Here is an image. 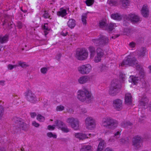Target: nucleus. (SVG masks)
Returning <instances> with one entry per match:
<instances>
[{"label":"nucleus","instance_id":"11","mask_svg":"<svg viewBox=\"0 0 151 151\" xmlns=\"http://www.w3.org/2000/svg\"><path fill=\"white\" fill-rule=\"evenodd\" d=\"M85 123L87 129L91 130L95 126L94 120L91 117L87 118L85 120Z\"/></svg>","mask_w":151,"mask_h":151},{"label":"nucleus","instance_id":"19","mask_svg":"<svg viewBox=\"0 0 151 151\" xmlns=\"http://www.w3.org/2000/svg\"><path fill=\"white\" fill-rule=\"evenodd\" d=\"M116 27V24L113 23H110L108 25H107L106 28L105 30H107L109 33H110L114 29V27Z\"/></svg>","mask_w":151,"mask_h":151},{"label":"nucleus","instance_id":"35","mask_svg":"<svg viewBox=\"0 0 151 151\" xmlns=\"http://www.w3.org/2000/svg\"><path fill=\"white\" fill-rule=\"evenodd\" d=\"M120 1L124 7H125L129 5V3L128 0H120Z\"/></svg>","mask_w":151,"mask_h":151},{"label":"nucleus","instance_id":"46","mask_svg":"<svg viewBox=\"0 0 151 151\" xmlns=\"http://www.w3.org/2000/svg\"><path fill=\"white\" fill-rule=\"evenodd\" d=\"M4 112V109L2 106L0 105V118L2 116Z\"/></svg>","mask_w":151,"mask_h":151},{"label":"nucleus","instance_id":"58","mask_svg":"<svg viewBox=\"0 0 151 151\" xmlns=\"http://www.w3.org/2000/svg\"><path fill=\"white\" fill-rule=\"evenodd\" d=\"M81 112L83 114L85 113L87 111L86 109L84 108H81Z\"/></svg>","mask_w":151,"mask_h":151},{"label":"nucleus","instance_id":"9","mask_svg":"<svg viewBox=\"0 0 151 151\" xmlns=\"http://www.w3.org/2000/svg\"><path fill=\"white\" fill-rule=\"evenodd\" d=\"M67 122L70 124L71 127L74 130H77L79 129V121L77 119L73 117L69 118Z\"/></svg>","mask_w":151,"mask_h":151},{"label":"nucleus","instance_id":"4","mask_svg":"<svg viewBox=\"0 0 151 151\" xmlns=\"http://www.w3.org/2000/svg\"><path fill=\"white\" fill-rule=\"evenodd\" d=\"M88 55V52L85 48L78 49L76 51V57L78 60H85L87 58Z\"/></svg>","mask_w":151,"mask_h":151},{"label":"nucleus","instance_id":"39","mask_svg":"<svg viewBox=\"0 0 151 151\" xmlns=\"http://www.w3.org/2000/svg\"><path fill=\"white\" fill-rule=\"evenodd\" d=\"M47 136L50 138L52 137L55 139L57 137V135L55 134H53L52 132H48L47 134Z\"/></svg>","mask_w":151,"mask_h":151},{"label":"nucleus","instance_id":"30","mask_svg":"<svg viewBox=\"0 0 151 151\" xmlns=\"http://www.w3.org/2000/svg\"><path fill=\"white\" fill-rule=\"evenodd\" d=\"M107 25L106 23L104 20H102L99 22V26L100 28L103 29L105 30Z\"/></svg>","mask_w":151,"mask_h":151},{"label":"nucleus","instance_id":"51","mask_svg":"<svg viewBox=\"0 0 151 151\" xmlns=\"http://www.w3.org/2000/svg\"><path fill=\"white\" fill-rule=\"evenodd\" d=\"M139 70V74L140 75V76H144L145 75V73L144 69H141Z\"/></svg>","mask_w":151,"mask_h":151},{"label":"nucleus","instance_id":"62","mask_svg":"<svg viewBox=\"0 0 151 151\" xmlns=\"http://www.w3.org/2000/svg\"><path fill=\"white\" fill-rule=\"evenodd\" d=\"M5 81L3 80L0 81V85L4 86L5 85Z\"/></svg>","mask_w":151,"mask_h":151},{"label":"nucleus","instance_id":"54","mask_svg":"<svg viewBox=\"0 0 151 151\" xmlns=\"http://www.w3.org/2000/svg\"><path fill=\"white\" fill-rule=\"evenodd\" d=\"M30 115L32 118H34L37 115L35 112H31L30 113Z\"/></svg>","mask_w":151,"mask_h":151},{"label":"nucleus","instance_id":"12","mask_svg":"<svg viewBox=\"0 0 151 151\" xmlns=\"http://www.w3.org/2000/svg\"><path fill=\"white\" fill-rule=\"evenodd\" d=\"M141 140L140 137L137 136L133 139L132 145L137 150L141 146Z\"/></svg>","mask_w":151,"mask_h":151},{"label":"nucleus","instance_id":"5","mask_svg":"<svg viewBox=\"0 0 151 151\" xmlns=\"http://www.w3.org/2000/svg\"><path fill=\"white\" fill-rule=\"evenodd\" d=\"M126 59L124 60L121 63L122 66H134L137 63V60L134 57L131 58L130 55H129L126 58Z\"/></svg>","mask_w":151,"mask_h":151},{"label":"nucleus","instance_id":"60","mask_svg":"<svg viewBox=\"0 0 151 151\" xmlns=\"http://www.w3.org/2000/svg\"><path fill=\"white\" fill-rule=\"evenodd\" d=\"M120 36L119 34H117L116 35H114V36H112L111 38L114 39Z\"/></svg>","mask_w":151,"mask_h":151},{"label":"nucleus","instance_id":"44","mask_svg":"<svg viewBox=\"0 0 151 151\" xmlns=\"http://www.w3.org/2000/svg\"><path fill=\"white\" fill-rule=\"evenodd\" d=\"M18 66L17 65H12L11 64H9L8 65V68L9 70H12L14 68H15Z\"/></svg>","mask_w":151,"mask_h":151},{"label":"nucleus","instance_id":"3","mask_svg":"<svg viewBox=\"0 0 151 151\" xmlns=\"http://www.w3.org/2000/svg\"><path fill=\"white\" fill-rule=\"evenodd\" d=\"M118 124L117 121L110 117L103 119L102 121V125L111 129H115L117 126Z\"/></svg>","mask_w":151,"mask_h":151},{"label":"nucleus","instance_id":"61","mask_svg":"<svg viewBox=\"0 0 151 151\" xmlns=\"http://www.w3.org/2000/svg\"><path fill=\"white\" fill-rule=\"evenodd\" d=\"M145 105V103L144 101H141L139 104V105L142 106H144Z\"/></svg>","mask_w":151,"mask_h":151},{"label":"nucleus","instance_id":"55","mask_svg":"<svg viewBox=\"0 0 151 151\" xmlns=\"http://www.w3.org/2000/svg\"><path fill=\"white\" fill-rule=\"evenodd\" d=\"M137 63L134 66H135L136 67V69H137V70H139L142 68H141V67L140 66V65H137Z\"/></svg>","mask_w":151,"mask_h":151},{"label":"nucleus","instance_id":"52","mask_svg":"<svg viewBox=\"0 0 151 151\" xmlns=\"http://www.w3.org/2000/svg\"><path fill=\"white\" fill-rule=\"evenodd\" d=\"M43 16L45 18H49L50 17L49 14L46 11L45 12V13L43 14Z\"/></svg>","mask_w":151,"mask_h":151},{"label":"nucleus","instance_id":"28","mask_svg":"<svg viewBox=\"0 0 151 151\" xmlns=\"http://www.w3.org/2000/svg\"><path fill=\"white\" fill-rule=\"evenodd\" d=\"M9 35H6L4 36H0V42L3 43L7 42L8 40Z\"/></svg>","mask_w":151,"mask_h":151},{"label":"nucleus","instance_id":"63","mask_svg":"<svg viewBox=\"0 0 151 151\" xmlns=\"http://www.w3.org/2000/svg\"><path fill=\"white\" fill-rule=\"evenodd\" d=\"M104 151H114L111 149L109 148H106Z\"/></svg>","mask_w":151,"mask_h":151},{"label":"nucleus","instance_id":"33","mask_svg":"<svg viewBox=\"0 0 151 151\" xmlns=\"http://www.w3.org/2000/svg\"><path fill=\"white\" fill-rule=\"evenodd\" d=\"M87 18V13L83 14L82 16L81 20L84 25H86V19Z\"/></svg>","mask_w":151,"mask_h":151},{"label":"nucleus","instance_id":"34","mask_svg":"<svg viewBox=\"0 0 151 151\" xmlns=\"http://www.w3.org/2000/svg\"><path fill=\"white\" fill-rule=\"evenodd\" d=\"M18 66H20L23 68H25L29 66V65L26 64V63L25 62H22L21 61H19L18 62Z\"/></svg>","mask_w":151,"mask_h":151},{"label":"nucleus","instance_id":"27","mask_svg":"<svg viewBox=\"0 0 151 151\" xmlns=\"http://www.w3.org/2000/svg\"><path fill=\"white\" fill-rule=\"evenodd\" d=\"M67 14L66 11L65 9H63L62 8L60 9V11L57 12V14L58 16L64 17Z\"/></svg>","mask_w":151,"mask_h":151},{"label":"nucleus","instance_id":"47","mask_svg":"<svg viewBox=\"0 0 151 151\" xmlns=\"http://www.w3.org/2000/svg\"><path fill=\"white\" fill-rule=\"evenodd\" d=\"M64 107L62 106H59L57 107L56 110L57 111H62L64 110Z\"/></svg>","mask_w":151,"mask_h":151},{"label":"nucleus","instance_id":"64","mask_svg":"<svg viewBox=\"0 0 151 151\" xmlns=\"http://www.w3.org/2000/svg\"><path fill=\"white\" fill-rule=\"evenodd\" d=\"M68 33V32H66L65 33H64L63 32H61V34L64 36H65L67 35Z\"/></svg>","mask_w":151,"mask_h":151},{"label":"nucleus","instance_id":"14","mask_svg":"<svg viewBox=\"0 0 151 151\" xmlns=\"http://www.w3.org/2000/svg\"><path fill=\"white\" fill-rule=\"evenodd\" d=\"M91 76H81L78 79V82L80 84H84L91 79Z\"/></svg>","mask_w":151,"mask_h":151},{"label":"nucleus","instance_id":"36","mask_svg":"<svg viewBox=\"0 0 151 151\" xmlns=\"http://www.w3.org/2000/svg\"><path fill=\"white\" fill-rule=\"evenodd\" d=\"M122 126L124 127H127L128 126H131L132 124L130 122H124L121 124Z\"/></svg>","mask_w":151,"mask_h":151},{"label":"nucleus","instance_id":"7","mask_svg":"<svg viewBox=\"0 0 151 151\" xmlns=\"http://www.w3.org/2000/svg\"><path fill=\"white\" fill-rule=\"evenodd\" d=\"M124 18L127 20L130 21L133 24L137 23L141 21L140 17L134 14H129L128 16L125 15Z\"/></svg>","mask_w":151,"mask_h":151},{"label":"nucleus","instance_id":"53","mask_svg":"<svg viewBox=\"0 0 151 151\" xmlns=\"http://www.w3.org/2000/svg\"><path fill=\"white\" fill-rule=\"evenodd\" d=\"M17 27L19 29H21L22 27V24L21 22H18Z\"/></svg>","mask_w":151,"mask_h":151},{"label":"nucleus","instance_id":"50","mask_svg":"<svg viewBox=\"0 0 151 151\" xmlns=\"http://www.w3.org/2000/svg\"><path fill=\"white\" fill-rule=\"evenodd\" d=\"M55 125H49L47 127V129L49 130H54L55 129Z\"/></svg>","mask_w":151,"mask_h":151},{"label":"nucleus","instance_id":"22","mask_svg":"<svg viewBox=\"0 0 151 151\" xmlns=\"http://www.w3.org/2000/svg\"><path fill=\"white\" fill-rule=\"evenodd\" d=\"M68 26L70 28H73L76 25V21L72 19H69L67 22Z\"/></svg>","mask_w":151,"mask_h":151},{"label":"nucleus","instance_id":"21","mask_svg":"<svg viewBox=\"0 0 151 151\" xmlns=\"http://www.w3.org/2000/svg\"><path fill=\"white\" fill-rule=\"evenodd\" d=\"M105 147V142L104 140H102L99 143L97 151H102Z\"/></svg>","mask_w":151,"mask_h":151},{"label":"nucleus","instance_id":"8","mask_svg":"<svg viewBox=\"0 0 151 151\" xmlns=\"http://www.w3.org/2000/svg\"><path fill=\"white\" fill-rule=\"evenodd\" d=\"M27 100L31 103H36L37 99L35 95L30 90H28L25 93Z\"/></svg>","mask_w":151,"mask_h":151},{"label":"nucleus","instance_id":"15","mask_svg":"<svg viewBox=\"0 0 151 151\" xmlns=\"http://www.w3.org/2000/svg\"><path fill=\"white\" fill-rule=\"evenodd\" d=\"M141 13L142 15L145 17H148L149 11L147 6L144 5L142 7L141 10Z\"/></svg>","mask_w":151,"mask_h":151},{"label":"nucleus","instance_id":"31","mask_svg":"<svg viewBox=\"0 0 151 151\" xmlns=\"http://www.w3.org/2000/svg\"><path fill=\"white\" fill-rule=\"evenodd\" d=\"M146 52V48L144 47H142L140 49L138 54L139 56L144 57L145 56V54Z\"/></svg>","mask_w":151,"mask_h":151},{"label":"nucleus","instance_id":"23","mask_svg":"<svg viewBox=\"0 0 151 151\" xmlns=\"http://www.w3.org/2000/svg\"><path fill=\"white\" fill-rule=\"evenodd\" d=\"M111 17L114 19L120 21L122 19L121 15L118 13H114L111 14Z\"/></svg>","mask_w":151,"mask_h":151},{"label":"nucleus","instance_id":"43","mask_svg":"<svg viewBox=\"0 0 151 151\" xmlns=\"http://www.w3.org/2000/svg\"><path fill=\"white\" fill-rule=\"evenodd\" d=\"M102 57L97 55V56L95 58L94 61L96 63H98L101 60V58Z\"/></svg>","mask_w":151,"mask_h":151},{"label":"nucleus","instance_id":"48","mask_svg":"<svg viewBox=\"0 0 151 151\" xmlns=\"http://www.w3.org/2000/svg\"><path fill=\"white\" fill-rule=\"evenodd\" d=\"M47 68L45 67H43L41 69V72L42 73L45 74L47 72Z\"/></svg>","mask_w":151,"mask_h":151},{"label":"nucleus","instance_id":"26","mask_svg":"<svg viewBox=\"0 0 151 151\" xmlns=\"http://www.w3.org/2000/svg\"><path fill=\"white\" fill-rule=\"evenodd\" d=\"M55 124L56 126L58 127V128L61 129L62 127L65 126V124L63 121L60 120H56L55 121Z\"/></svg>","mask_w":151,"mask_h":151},{"label":"nucleus","instance_id":"24","mask_svg":"<svg viewBox=\"0 0 151 151\" xmlns=\"http://www.w3.org/2000/svg\"><path fill=\"white\" fill-rule=\"evenodd\" d=\"M88 50L90 54V57L93 58L96 54V50L95 47L92 46H90L88 47Z\"/></svg>","mask_w":151,"mask_h":151},{"label":"nucleus","instance_id":"38","mask_svg":"<svg viewBox=\"0 0 151 151\" xmlns=\"http://www.w3.org/2000/svg\"><path fill=\"white\" fill-rule=\"evenodd\" d=\"M37 119L40 122H43L45 120V118L41 114H38L37 116Z\"/></svg>","mask_w":151,"mask_h":151},{"label":"nucleus","instance_id":"59","mask_svg":"<svg viewBox=\"0 0 151 151\" xmlns=\"http://www.w3.org/2000/svg\"><path fill=\"white\" fill-rule=\"evenodd\" d=\"M135 45V43L132 42H130L129 44V46L131 47H134Z\"/></svg>","mask_w":151,"mask_h":151},{"label":"nucleus","instance_id":"10","mask_svg":"<svg viewBox=\"0 0 151 151\" xmlns=\"http://www.w3.org/2000/svg\"><path fill=\"white\" fill-rule=\"evenodd\" d=\"M91 66L89 64L83 65L78 68V70L81 74H87L91 71Z\"/></svg>","mask_w":151,"mask_h":151},{"label":"nucleus","instance_id":"13","mask_svg":"<svg viewBox=\"0 0 151 151\" xmlns=\"http://www.w3.org/2000/svg\"><path fill=\"white\" fill-rule=\"evenodd\" d=\"M113 106L114 109L117 111H119L122 109V101L119 99L114 100Z\"/></svg>","mask_w":151,"mask_h":151},{"label":"nucleus","instance_id":"56","mask_svg":"<svg viewBox=\"0 0 151 151\" xmlns=\"http://www.w3.org/2000/svg\"><path fill=\"white\" fill-rule=\"evenodd\" d=\"M61 56V54L60 53L57 54L56 56V59L58 60L59 61Z\"/></svg>","mask_w":151,"mask_h":151},{"label":"nucleus","instance_id":"18","mask_svg":"<svg viewBox=\"0 0 151 151\" xmlns=\"http://www.w3.org/2000/svg\"><path fill=\"white\" fill-rule=\"evenodd\" d=\"M17 126L20 129H21L25 131H27L29 128V125L24 123V121Z\"/></svg>","mask_w":151,"mask_h":151},{"label":"nucleus","instance_id":"1","mask_svg":"<svg viewBox=\"0 0 151 151\" xmlns=\"http://www.w3.org/2000/svg\"><path fill=\"white\" fill-rule=\"evenodd\" d=\"M119 79H115L113 80L111 83L109 93L112 96H114L119 93L120 91L122 86L121 83L123 82L125 80L123 76H119Z\"/></svg>","mask_w":151,"mask_h":151},{"label":"nucleus","instance_id":"32","mask_svg":"<svg viewBox=\"0 0 151 151\" xmlns=\"http://www.w3.org/2000/svg\"><path fill=\"white\" fill-rule=\"evenodd\" d=\"M96 53L97 55L102 57L104 54L103 50L100 47L98 48L97 49Z\"/></svg>","mask_w":151,"mask_h":151},{"label":"nucleus","instance_id":"37","mask_svg":"<svg viewBox=\"0 0 151 151\" xmlns=\"http://www.w3.org/2000/svg\"><path fill=\"white\" fill-rule=\"evenodd\" d=\"M107 3L111 6H116L118 3L115 0H108Z\"/></svg>","mask_w":151,"mask_h":151},{"label":"nucleus","instance_id":"25","mask_svg":"<svg viewBox=\"0 0 151 151\" xmlns=\"http://www.w3.org/2000/svg\"><path fill=\"white\" fill-rule=\"evenodd\" d=\"M130 79L129 81V82L133 83L134 84H136L137 83V81L139 80V78L136 76H129Z\"/></svg>","mask_w":151,"mask_h":151},{"label":"nucleus","instance_id":"16","mask_svg":"<svg viewBox=\"0 0 151 151\" xmlns=\"http://www.w3.org/2000/svg\"><path fill=\"white\" fill-rule=\"evenodd\" d=\"M132 96L130 93H127L126 94L124 100L125 104H131L132 103Z\"/></svg>","mask_w":151,"mask_h":151},{"label":"nucleus","instance_id":"40","mask_svg":"<svg viewBox=\"0 0 151 151\" xmlns=\"http://www.w3.org/2000/svg\"><path fill=\"white\" fill-rule=\"evenodd\" d=\"M65 126H63L60 129L63 132L65 133H67L69 131V130L66 124L65 125Z\"/></svg>","mask_w":151,"mask_h":151},{"label":"nucleus","instance_id":"17","mask_svg":"<svg viewBox=\"0 0 151 151\" xmlns=\"http://www.w3.org/2000/svg\"><path fill=\"white\" fill-rule=\"evenodd\" d=\"M75 136L76 138H78L80 139H84L88 137L87 134L83 133H75Z\"/></svg>","mask_w":151,"mask_h":151},{"label":"nucleus","instance_id":"20","mask_svg":"<svg viewBox=\"0 0 151 151\" xmlns=\"http://www.w3.org/2000/svg\"><path fill=\"white\" fill-rule=\"evenodd\" d=\"M93 149L91 145H83L82 146L80 151H93Z\"/></svg>","mask_w":151,"mask_h":151},{"label":"nucleus","instance_id":"41","mask_svg":"<svg viewBox=\"0 0 151 151\" xmlns=\"http://www.w3.org/2000/svg\"><path fill=\"white\" fill-rule=\"evenodd\" d=\"M43 29L44 30V32L45 35H47L48 34V32H47V31L49 30V29L47 27V24H45L44 26Z\"/></svg>","mask_w":151,"mask_h":151},{"label":"nucleus","instance_id":"57","mask_svg":"<svg viewBox=\"0 0 151 151\" xmlns=\"http://www.w3.org/2000/svg\"><path fill=\"white\" fill-rule=\"evenodd\" d=\"M120 136V132H119L118 131L116 133H115L114 134V137H116V138H119V137Z\"/></svg>","mask_w":151,"mask_h":151},{"label":"nucleus","instance_id":"49","mask_svg":"<svg viewBox=\"0 0 151 151\" xmlns=\"http://www.w3.org/2000/svg\"><path fill=\"white\" fill-rule=\"evenodd\" d=\"M32 125L36 127H38L40 126V124L34 121L32 122Z\"/></svg>","mask_w":151,"mask_h":151},{"label":"nucleus","instance_id":"42","mask_svg":"<svg viewBox=\"0 0 151 151\" xmlns=\"http://www.w3.org/2000/svg\"><path fill=\"white\" fill-rule=\"evenodd\" d=\"M94 2V0H86V3L87 6H90L93 4Z\"/></svg>","mask_w":151,"mask_h":151},{"label":"nucleus","instance_id":"45","mask_svg":"<svg viewBox=\"0 0 151 151\" xmlns=\"http://www.w3.org/2000/svg\"><path fill=\"white\" fill-rule=\"evenodd\" d=\"M4 112V109L2 106L0 105V118L2 116Z\"/></svg>","mask_w":151,"mask_h":151},{"label":"nucleus","instance_id":"29","mask_svg":"<svg viewBox=\"0 0 151 151\" xmlns=\"http://www.w3.org/2000/svg\"><path fill=\"white\" fill-rule=\"evenodd\" d=\"M12 121L16 124H18V126L23 122V119L19 117H14L13 118Z\"/></svg>","mask_w":151,"mask_h":151},{"label":"nucleus","instance_id":"6","mask_svg":"<svg viewBox=\"0 0 151 151\" xmlns=\"http://www.w3.org/2000/svg\"><path fill=\"white\" fill-rule=\"evenodd\" d=\"M92 41L96 46L104 45L108 43L109 39L106 36L101 35L98 39H93Z\"/></svg>","mask_w":151,"mask_h":151},{"label":"nucleus","instance_id":"2","mask_svg":"<svg viewBox=\"0 0 151 151\" xmlns=\"http://www.w3.org/2000/svg\"><path fill=\"white\" fill-rule=\"evenodd\" d=\"M83 91H78V92L77 98L80 101L83 102L86 101L87 103H91L92 99L91 93L85 88Z\"/></svg>","mask_w":151,"mask_h":151}]
</instances>
